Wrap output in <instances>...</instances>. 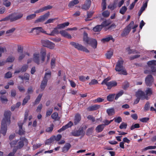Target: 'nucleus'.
Wrapping results in <instances>:
<instances>
[{
  "instance_id": "62",
  "label": "nucleus",
  "mask_w": 156,
  "mask_h": 156,
  "mask_svg": "<svg viewBox=\"0 0 156 156\" xmlns=\"http://www.w3.org/2000/svg\"><path fill=\"white\" fill-rule=\"evenodd\" d=\"M58 116V114L57 112H54L51 115L52 118L54 120H56Z\"/></svg>"
},
{
  "instance_id": "47",
  "label": "nucleus",
  "mask_w": 156,
  "mask_h": 156,
  "mask_svg": "<svg viewBox=\"0 0 156 156\" xmlns=\"http://www.w3.org/2000/svg\"><path fill=\"white\" fill-rule=\"evenodd\" d=\"M54 138L52 136L49 139L46 140L45 144L46 145H49L54 141Z\"/></svg>"
},
{
  "instance_id": "28",
  "label": "nucleus",
  "mask_w": 156,
  "mask_h": 156,
  "mask_svg": "<svg viewBox=\"0 0 156 156\" xmlns=\"http://www.w3.org/2000/svg\"><path fill=\"white\" fill-rule=\"evenodd\" d=\"M115 95V94H109L107 97V100L110 102L112 101H113Z\"/></svg>"
},
{
  "instance_id": "29",
  "label": "nucleus",
  "mask_w": 156,
  "mask_h": 156,
  "mask_svg": "<svg viewBox=\"0 0 156 156\" xmlns=\"http://www.w3.org/2000/svg\"><path fill=\"white\" fill-rule=\"evenodd\" d=\"M71 147V145L69 143H67L62 148V151L64 152H67Z\"/></svg>"
},
{
  "instance_id": "55",
  "label": "nucleus",
  "mask_w": 156,
  "mask_h": 156,
  "mask_svg": "<svg viewBox=\"0 0 156 156\" xmlns=\"http://www.w3.org/2000/svg\"><path fill=\"white\" fill-rule=\"evenodd\" d=\"M98 83L97 80L95 79H94L91 80V82L89 83V84L90 86L91 85L96 84Z\"/></svg>"
},
{
  "instance_id": "30",
  "label": "nucleus",
  "mask_w": 156,
  "mask_h": 156,
  "mask_svg": "<svg viewBox=\"0 0 156 156\" xmlns=\"http://www.w3.org/2000/svg\"><path fill=\"white\" fill-rule=\"evenodd\" d=\"M102 28L101 25H98L93 28V30L95 32H99L101 31Z\"/></svg>"
},
{
  "instance_id": "64",
  "label": "nucleus",
  "mask_w": 156,
  "mask_h": 156,
  "mask_svg": "<svg viewBox=\"0 0 156 156\" xmlns=\"http://www.w3.org/2000/svg\"><path fill=\"white\" fill-rule=\"evenodd\" d=\"M114 121L118 123H119L122 121V119L120 117H118L117 118H114Z\"/></svg>"
},
{
  "instance_id": "54",
  "label": "nucleus",
  "mask_w": 156,
  "mask_h": 156,
  "mask_svg": "<svg viewBox=\"0 0 156 156\" xmlns=\"http://www.w3.org/2000/svg\"><path fill=\"white\" fill-rule=\"evenodd\" d=\"M53 137L54 140H55L57 141H59L62 138V136L61 134H58L56 136H52Z\"/></svg>"
},
{
  "instance_id": "7",
  "label": "nucleus",
  "mask_w": 156,
  "mask_h": 156,
  "mask_svg": "<svg viewBox=\"0 0 156 156\" xmlns=\"http://www.w3.org/2000/svg\"><path fill=\"white\" fill-rule=\"evenodd\" d=\"M20 141L18 143L17 145L16 146L19 149H21L24 145V143H28L27 140L24 137H21L20 138Z\"/></svg>"
},
{
  "instance_id": "63",
  "label": "nucleus",
  "mask_w": 156,
  "mask_h": 156,
  "mask_svg": "<svg viewBox=\"0 0 156 156\" xmlns=\"http://www.w3.org/2000/svg\"><path fill=\"white\" fill-rule=\"evenodd\" d=\"M53 112V109L52 108L49 109L46 111V116L48 117L50 116Z\"/></svg>"
},
{
  "instance_id": "37",
  "label": "nucleus",
  "mask_w": 156,
  "mask_h": 156,
  "mask_svg": "<svg viewBox=\"0 0 156 156\" xmlns=\"http://www.w3.org/2000/svg\"><path fill=\"white\" fill-rule=\"evenodd\" d=\"M127 10V7L126 6H122L120 9L119 12L120 14L124 15L125 14Z\"/></svg>"
},
{
  "instance_id": "27",
  "label": "nucleus",
  "mask_w": 156,
  "mask_h": 156,
  "mask_svg": "<svg viewBox=\"0 0 156 156\" xmlns=\"http://www.w3.org/2000/svg\"><path fill=\"white\" fill-rule=\"evenodd\" d=\"M79 2L78 0H73L70 1L68 4V6L69 8L73 7L75 5L79 3Z\"/></svg>"
},
{
  "instance_id": "56",
  "label": "nucleus",
  "mask_w": 156,
  "mask_h": 156,
  "mask_svg": "<svg viewBox=\"0 0 156 156\" xmlns=\"http://www.w3.org/2000/svg\"><path fill=\"white\" fill-rule=\"evenodd\" d=\"M156 148V146H149L145 147L143 149L142 151H145L148 149H155Z\"/></svg>"
},
{
  "instance_id": "14",
  "label": "nucleus",
  "mask_w": 156,
  "mask_h": 156,
  "mask_svg": "<svg viewBox=\"0 0 156 156\" xmlns=\"http://www.w3.org/2000/svg\"><path fill=\"white\" fill-rule=\"evenodd\" d=\"M91 3V0H86L84 4L82 6V9L86 10H88L90 6Z\"/></svg>"
},
{
  "instance_id": "11",
  "label": "nucleus",
  "mask_w": 156,
  "mask_h": 156,
  "mask_svg": "<svg viewBox=\"0 0 156 156\" xmlns=\"http://www.w3.org/2000/svg\"><path fill=\"white\" fill-rule=\"evenodd\" d=\"M43 45L50 49H52L55 47V44L48 40L43 41H42Z\"/></svg>"
},
{
  "instance_id": "4",
  "label": "nucleus",
  "mask_w": 156,
  "mask_h": 156,
  "mask_svg": "<svg viewBox=\"0 0 156 156\" xmlns=\"http://www.w3.org/2000/svg\"><path fill=\"white\" fill-rule=\"evenodd\" d=\"M23 16V14L20 13V14L15 16V14L13 13L9 15L8 16L4 18L3 20L4 21H8L10 20L11 22H12L20 19Z\"/></svg>"
},
{
  "instance_id": "20",
  "label": "nucleus",
  "mask_w": 156,
  "mask_h": 156,
  "mask_svg": "<svg viewBox=\"0 0 156 156\" xmlns=\"http://www.w3.org/2000/svg\"><path fill=\"white\" fill-rule=\"evenodd\" d=\"M51 72L50 70H48L47 72H46L44 74L43 79L47 81H48V80L50 79L51 77Z\"/></svg>"
},
{
  "instance_id": "25",
  "label": "nucleus",
  "mask_w": 156,
  "mask_h": 156,
  "mask_svg": "<svg viewBox=\"0 0 156 156\" xmlns=\"http://www.w3.org/2000/svg\"><path fill=\"white\" fill-rule=\"evenodd\" d=\"M100 107V105H95L89 107L88 108V110L89 111L96 110Z\"/></svg>"
},
{
  "instance_id": "1",
  "label": "nucleus",
  "mask_w": 156,
  "mask_h": 156,
  "mask_svg": "<svg viewBox=\"0 0 156 156\" xmlns=\"http://www.w3.org/2000/svg\"><path fill=\"white\" fill-rule=\"evenodd\" d=\"M11 112L9 110L6 111L4 113V118L2 122L0 132L5 136L7 130V125H9L10 123V117Z\"/></svg>"
},
{
  "instance_id": "33",
  "label": "nucleus",
  "mask_w": 156,
  "mask_h": 156,
  "mask_svg": "<svg viewBox=\"0 0 156 156\" xmlns=\"http://www.w3.org/2000/svg\"><path fill=\"white\" fill-rule=\"evenodd\" d=\"M69 24V22H65L62 24L58 25L57 27L58 29H60L62 28H63L66 26H68Z\"/></svg>"
},
{
  "instance_id": "41",
  "label": "nucleus",
  "mask_w": 156,
  "mask_h": 156,
  "mask_svg": "<svg viewBox=\"0 0 156 156\" xmlns=\"http://www.w3.org/2000/svg\"><path fill=\"white\" fill-rule=\"evenodd\" d=\"M42 94H39V95H38V97L36 99V100H35L34 102V105L39 103L40 102L41 100V98L42 97Z\"/></svg>"
},
{
  "instance_id": "42",
  "label": "nucleus",
  "mask_w": 156,
  "mask_h": 156,
  "mask_svg": "<svg viewBox=\"0 0 156 156\" xmlns=\"http://www.w3.org/2000/svg\"><path fill=\"white\" fill-rule=\"evenodd\" d=\"M1 101L2 103L6 104L8 101V100L5 96L2 95L0 97Z\"/></svg>"
},
{
  "instance_id": "10",
  "label": "nucleus",
  "mask_w": 156,
  "mask_h": 156,
  "mask_svg": "<svg viewBox=\"0 0 156 156\" xmlns=\"http://www.w3.org/2000/svg\"><path fill=\"white\" fill-rule=\"evenodd\" d=\"M154 81V78L151 75H148L145 78V83L147 86L151 87V86Z\"/></svg>"
},
{
  "instance_id": "46",
  "label": "nucleus",
  "mask_w": 156,
  "mask_h": 156,
  "mask_svg": "<svg viewBox=\"0 0 156 156\" xmlns=\"http://www.w3.org/2000/svg\"><path fill=\"white\" fill-rule=\"evenodd\" d=\"M110 24V22L109 20H106L102 22L101 25L102 28L108 26Z\"/></svg>"
},
{
  "instance_id": "19",
  "label": "nucleus",
  "mask_w": 156,
  "mask_h": 156,
  "mask_svg": "<svg viewBox=\"0 0 156 156\" xmlns=\"http://www.w3.org/2000/svg\"><path fill=\"white\" fill-rule=\"evenodd\" d=\"M59 33L61 35L64 37L67 38L69 39H71L72 37L70 34H68L65 30H62L60 31Z\"/></svg>"
},
{
  "instance_id": "43",
  "label": "nucleus",
  "mask_w": 156,
  "mask_h": 156,
  "mask_svg": "<svg viewBox=\"0 0 156 156\" xmlns=\"http://www.w3.org/2000/svg\"><path fill=\"white\" fill-rule=\"evenodd\" d=\"M30 99V95H28L26 96L23 100L22 105H25Z\"/></svg>"
},
{
  "instance_id": "38",
  "label": "nucleus",
  "mask_w": 156,
  "mask_h": 156,
  "mask_svg": "<svg viewBox=\"0 0 156 156\" xmlns=\"http://www.w3.org/2000/svg\"><path fill=\"white\" fill-rule=\"evenodd\" d=\"M113 54V51L112 50H110L108 51L106 53L105 55L107 58L110 59L112 56Z\"/></svg>"
},
{
  "instance_id": "15",
  "label": "nucleus",
  "mask_w": 156,
  "mask_h": 156,
  "mask_svg": "<svg viewBox=\"0 0 156 156\" xmlns=\"http://www.w3.org/2000/svg\"><path fill=\"white\" fill-rule=\"evenodd\" d=\"M35 30L36 34H38L40 32H41L46 34V31L44 30L42 27H37L33 28L30 32H33V31Z\"/></svg>"
},
{
  "instance_id": "61",
  "label": "nucleus",
  "mask_w": 156,
  "mask_h": 156,
  "mask_svg": "<svg viewBox=\"0 0 156 156\" xmlns=\"http://www.w3.org/2000/svg\"><path fill=\"white\" fill-rule=\"evenodd\" d=\"M57 19L58 18L49 19L44 23V24H46L48 23H52L54 20Z\"/></svg>"
},
{
  "instance_id": "6",
  "label": "nucleus",
  "mask_w": 156,
  "mask_h": 156,
  "mask_svg": "<svg viewBox=\"0 0 156 156\" xmlns=\"http://www.w3.org/2000/svg\"><path fill=\"white\" fill-rule=\"evenodd\" d=\"M70 44L79 50L85 52L87 53L89 52V51L86 47L81 44H79L78 43L75 42H71L70 43Z\"/></svg>"
},
{
  "instance_id": "17",
  "label": "nucleus",
  "mask_w": 156,
  "mask_h": 156,
  "mask_svg": "<svg viewBox=\"0 0 156 156\" xmlns=\"http://www.w3.org/2000/svg\"><path fill=\"white\" fill-rule=\"evenodd\" d=\"M81 117L79 113H76L74 117V123L75 125L78 124L81 120Z\"/></svg>"
},
{
  "instance_id": "44",
  "label": "nucleus",
  "mask_w": 156,
  "mask_h": 156,
  "mask_svg": "<svg viewBox=\"0 0 156 156\" xmlns=\"http://www.w3.org/2000/svg\"><path fill=\"white\" fill-rule=\"evenodd\" d=\"M111 80L110 78L108 77L106 78H105L104 80L102 82L101 84V85L105 84L107 86L108 83H109L108 82L109 80Z\"/></svg>"
},
{
  "instance_id": "9",
  "label": "nucleus",
  "mask_w": 156,
  "mask_h": 156,
  "mask_svg": "<svg viewBox=\"0 0 156 156\" xmlns=\"http://www.w3.org/2000/svg\"><path fill=\"white\" fill-rule=\"evenodd\" d=\"M72 135L74 136H79L80 135H84V133L83 127L80 128L78 130H74L71 133Z\"/></svg>"
},
{
  "instance_id": "21",
  "label": "nucleus",
  "mask_w": 156,
  "mask_h": 156,
  "mask_svg": "<svg viewBox=\"0 0 156 156\" xmlns=\"http://www.w3.org/2000/svg\"><path fill=\"white\" fill-rule=\"evenodd\" d=\"M46 55V50L44 49H42L41 51V63H43L44 62Z\"/></svg>"
},
{
  "instance_id": "16",
  "label": "nucleus",
  "mask_w": 156,
  "mask_h": 156,
  "mask_svg": "<svg viewBox=\"0 0 156 156\" xmlns=\"http://www.w3.org/2000/svg\"><path fill=\"white\" fill-rule=\"evenodd\" d=\"M52 8V6L50 5H48L47 6L43 7L42 8H40L38 10H37L35 12V13H39L43 12L45 10L50 9Z\"/></svg>"
},
{
  "instance_id": "12",
  "label": "nucleus",
  "mask_w": 156,
  "mask_h": 156,
  "mask_svg": "<svg viewBox=\"0 0 156 156\" xmlns=\"http://www.w3.org/2000/svg\"><path fill=\"white\" fill-rule=\"evenodd\" d=\"M136 97L140 99L143 100L146 99L148 100L147 96L145 95L144 92L142 90H138L136 93Z\"/></svg>"
},
{
  "instance_id": "32",
  "label": "nucleus",
  "mask_w": 156,
  "mask_h": 156,
  "mask_svg": "<svg viewBox=\"0 0 156 156\" xmlns=\"http://www.w3.org/2000/svg\"><path fill=\"white\" fill-rule=\"evenodd\" d=\"M110 40H112L113 41H114V39L113 38L112 36H109L107 37L102 39L101 40V41L103 42H108Z\"/></svg>"
},
{
  "instance_id": "36",
  "label": "nucleus",
  "mask_w": 156,
  "mask_h": 156,
  "mask_svg": "<svg viewBox=\"0 0 156 156\" xmlns=\"http://www.w3.org/2000/svg\"><path fill=\"white\" fill-rule=\"evenodd\" d=\"M147 96H151L153 93L152 89L151 88H147L145 91Z\"/></svg>"
},
{
  "instance_id": "8",
  "label": "nucleus",
  "mask_w": 156,
  "mask_h": 156,
  "mask_svg": "<svg viewBox=\"0 0 156 156\" xmlns=\"http://www.w3.org/2000/svg\"><path fill=\"white\" fill-rule=\"evenodd\" d=\"M50 13L49 12H48L44 15L40 16L35 21L34 23H36L43 22L48 17Z\"/></svg>"
},
{
  "instance_id": "2",
  "label": "nucleus",
  "mask_w": 156,
  "mask_h": 156,
  "mask_svg": "<svg viewBox=\"0 0 156 156\" xmlns=\"http://www.w3.org/2000/svg\"><path fill=\"white\" fill-rule=\"evenodd\" d=\"M83 40L86 44L90 45L94 48H96L97 47V42L94 39L89 38L88 37L87 33L84 31L83 33Z\"/></svg>"
},
{
  "instance_id": "13",
  "label": "nucleus",
  "mask_w": 156,
  "mask_h": 156,
  "mask_svg": "<svg viewBox=\"0 0 156 156\" xmlns=\"http://www.w3.org/2000/svg\"><path fill=\"white\" fill-rule=\"evenodd\" d=\"M73 125V122H72L70 121L66 125L63 126L61 128L58 130L57 131L58 132L60 133L63 131L68 128H71Z\"/></svg>"
},
{
  "instance_id": "58",
  "label": "nucleus",
  "mask_w": 156,
  "mask_h": 156,
  "mask_svg": "<svg viewBox=\"0 0 156 156\" xmlns=\"http://www.w3.org/2000/svg\"><path fill=\"white\" fill-rule=\"evenodd\" d=\"M150 107V103L148 101H147L144 107V110L145 111H147L148 110H149Z\"/></svg>"
},
{
  "instance_id": "40",
  "label": "nucleus",
  "mask_w": 156,
  "mask_h": 156,
  "mask_svg": "<svg viewBox=\"0 0 156 156\" xmlns=\"http://www.w3.org/2000/svg\"><path fill=\"white\" fill-rule=\"evenodd\" d=\"M54 125L53 124H52L50 125V126L47 127L45 129V131L47 132L51 133L53 129Z\"/></svg>"
},
{
  "instance_id": "60",
  "label": "nucleus",
  "mask_w": 156,
  "mask_h": 156,
  "mask_svg": "<svg viewBox=\"0 0 156 156\" xmlns=\"http://www.w3.org/2000/svg\"><path fill=\"white\" fill-rule=\"evenodd\" d=\"M18 142L17 140H14L12 141L10 143L11 147H16V145Z\"/></svg>"
},
{
  "instance_id": "53",
  "label": "nucleus",
  "mask_w": 156,
  "mask_h": 156,
  "mask_svg": "<svg viewBox=\"0 0 156 156\" xmlns=\"http://www.w3.org/2000/svg\"><path fill=\"white\" fill-rule=\"evenodd\" d=\"M102 15L105 17H107L109 16L110 12H109L107 11H104L102 13Z\"/></svg>"
},
{
  "instance_id": "50",
  "label": "nucleus",
  "mask_w": 156,
  "mask_h": 156,
  "mask_svg": "<svg viewBox=\"0 0 156 156\" xmlns=\"http://www.w3.org/2000/svg\"><path fill=\"white\" fill-rule=\"evenodd\" d=\"M127 126V124L126 123L122 122L120 125L119 128L120 129H126Z\"/></svg>"
},
{
  "instance_id": "3",
  "label": "nucleus",
  "mask_w": 156,
  "mask_h": 156,
  "mask_svg": "<svg viewBox=\"0 0 156 156\" xmlns=\"http://www.w3.org/2000/svg\"><path fill=\"white\" fill-rule=\"evenodd\" d=\"M124 61L123 60H119L115 66V69L119 72V74L126 75L127 73L123 66Z\"/></svg>"
},
{
  "instance_id": "39",
  "label": "nucleus",
  "mask_w": 156,
  "mask_h": 156,
  "mask_svg": "<svg viewBox=\"0 0 156 156\" xmlns=\"http://www.w3.org/2000/svg\"><path fill=\"white\" fill-rule=\"evenodd\" d=\"M56 59L55 58H53L51 61V69H54L55 66Z\"/></svg>"
},
{
  "instance_id": "52",
  "label": "nucleus",
  "mask_w": 156,
  "mask_h": 156,
  "mask_svg": "<svg viewBox=\"0 0 156 156\" xmlns=\"http://www.w3.org/2000/svg\"><path fill=\"white\" fill-rule=\"evenodd\" d=\"M101 6L102 9L103 10H105L106 8V0H102Z\"/></svg>"
},
{
  "instance_id": "5",
  "label": "nucleus",
  "mask_w": 156,
  "mask_h": 156,
  "mask_svg": "<svg viewBox=\"0 0 156 156\" xmlns=\"http://www.w3.org/2000/svg\"><path fill=\"white\" fill-rule=\"evenodd\" d=\"M133 21H131L130 23L123 30L121 34V36L122 37H124L128 35L131 31V28L133 25Z\"/></svg>"
},
{
  "instance_id": "22",
  "label": "nucleus",
  "mask_w": 156,
  "mask_h": 156,
  "mask_svg": "<svg viewBox=\"0 0 156 156\" xmlns=\"http://www.w3.org/2000/svg\"><path fill=\"white\" fill-rule=\"evenodd\" d=\"M39 57V53H35L34 54V61L38 65L40 64Z\"/></svg>"
},
{
  "instance_id": "24",
  "label": "nucleus",
  "mask_w": 156,
  "mask_h": 156,
  "mask_svg": "<svg viewBox=\"0 0 156 156\" xmlns=\"http://www.w3.org/2000/svg\"><path fill=\"white\" fill-rule=\"evenodd\" d=\"M106 112L109 116H112L115 114V110L113 108H108L106 110Z\"/></svg>"
},
{
  "instance_id": "31",
  "label": "nucleus",
  "mask_w": 156,
  "mask_h": 156,
  "mask_svg": "<svg viewBox=\"0 0 156 156\" xmlns=\"http://www.w3.org/2000/svg\"><path fill=\"white\" fill-rule=\"evenodd\" d=\"M47 81L43 80L40 85V88L41 90L42 91L44 90L47 85Z\"/></svg>"
},
{
  "instance_id": "49",
  "label": "nucleus",
  "mask_w": 156,
  "mask_h": 156,
  "mask_svg": "<svg viewBox=\"0 0 156 156\" xmlns=\"http://www.w3.org/2000/svg\"><path fill=\"white\" fill-rule=\"evenodd\" d=\"M15 59V57L12 56H10L7 58L6 61V62H13Z\"/></svg>"
},
{
  "instance_id": "34",
  "label": "nucleus",
  "mask_w": 156,
  "mask_h": 156,
  "mask_svg": "<svg viewBox=\"0 0 156 156\" xmlns=\"http://www.w3.org/2000/svg\"><path fill=\"white\" fill-rule=\"evenodd\" d=\"M94 129L93 127L88 128L86 133V135L87 136H90L92 135Z\"/></svg>"
},
{
  "instance_id": "51",
  "label": "nucleus",
  "mask_w": 156,
  "mask_h": 156,
  "mask_svg": "<svg viewBox=\"0 0 156 156\" xmlns=\"http://www.w3.org/2000/svg\"><path fill=\"white\" fill-rule=\"evenodd\" d=\"M29 110L28 109L26 110L24 114V122H25L27 121L28 119V113L29 112Z\"/></svg>"
},
{
  "instance_id": "35",
  "label": "nucleus",
  "mask_w": 156,
  "mask_h": 156,
  "mask_svg": "<svg viewBox=\"0 0 156 156\" xmlns=\"http://www.w3.org/2000/svg\"><path fill=\"white\" fill-rule=\"evenodd\" d=\"M147 64L148 66L151 68L152 66H154L156 65V60H152L149 61L147 62Z\"/></svg>"
},
{
  "instance_id": "57",
  "label": "nucleus",
  "mask_w": 156,
  "mask_h": 156,
  "mask_svg": "<svg viewBox=\"0 0 156 156\" xmlns=\"http://www.w3.org/2000/svg\"><path fill=\"white\" fill-rule=\"evenodd\" d=\"M104 100V99L101 98H98L94 100V103H100L103 102Z\"/></svg>"
},
{
  "instance_id": "48",
  "label": "nucleus",
  "mask_w": 156,
  "mask_h": 156,
  "mask_svg": "<svg viewBox=\"0 0 156 156\" xmlns=\"http://www.w3.org/2000/svg\"><path fill=\"white\" fill-rule=\"evenodd\" d=\"M124 94V91L122 90L120 91L118 93L116 94L115 97V99L117 100L118 98Z\"/></svg>"
},
{
  "instance_id": "45",
  "label": "nucleus",
  "mask_w": 156,
  "mask_h": 156,
  "mask_svg": "<svg viewBox=\"0 0 156 156\" xmlns=\"http://www.w3.org/2000/svg\"><path fill=\"white\" fill-rule=\"evenodd\" d=\"M36 13L29 15L27 16L26 17L27 20H30L34 18L36 16Z\"/></svg>"
},
{
  "instance_id": "59",
  "label": "nucleus",
  "mask_w": 156,
  "mask_h": 156,
  "mask_svg": "<svg viewBox=\"0 0 156 156\" xmlns=\"http://www.w3.org/2000/svg\"><path fill=\"white\" fill-rule=\"evenodd\" d=\"M140 127V125L138 123L135 124L134 125H132L130 127V129L131 130L134 129L135 128H138Z\"/></svg>"
},
{
  "instance_id": "26",
  "label": "nucleus",
  "mask_w": 156,
  "mask_h": 156,
  "mask_svg": "<svg viewBox=\"0 0 156 156\" xmlns=\"http://www.w3.org/2000/svg\"><path fill=\"white\" fill-rule=\"evenodd\" d=\"M59 33V32L58 28L57 27L54 28L53 30L50 34L47 33H46V34L51 36H54L55 34H58Z\"/></svg>"
},
{
  "instance_id": "18",
  "label": "nucleus",
  "mask_w": 156,
  "mask_h": 156,
  "mask_svg": "<svg viewBox=\"0 0 156 156\" xmlns=\"http://www.w3.org/2000/svg\"><path fill=\"white\" fill-rule=\"evenodd\" d=\"M117 82L115 80H112L109 82L108 83L107 85V89L108 90H110L112 87H114L117 85Z\"/></svg>"
},
{
  "instance_id": "23",
  "label": "nucleus",
  "mask_w": 156,
  "mask_h": 156,
  "mask_svg": "<svg viewBox=\"0 0 156 156\" xmlns=\"http://www.w3.org/2000/svg\"><path fill=\"white\" fill-rule=\"evenodd\" d=\"M105 127L104 124L98 125L95 129L96 132L98 133L101 132L103 130Z\"/></svg>"
}]
</instances>
